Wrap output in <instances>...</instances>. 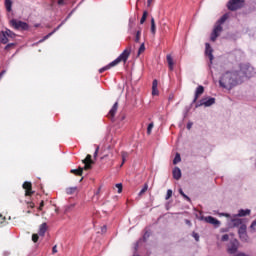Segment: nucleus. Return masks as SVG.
<instances>
[{
    "label": "nucleus",
    "instance_id": "obj_1",
    "mask_svg": "<svg viewBox=\"0 0 256 256\" xmlns=\"http://www.w3.org/2000/svg\"><path fill=\"white\" fill-rule=\"evenodd\" d=\"M131 56V46H128L114 61L110 62L107 66L100 68L99 73H105L109 71L111 67H117L119 63H127V60Z\"/></svg>",
    "mask_w": 256,
    "mask_h": 256
},
{
    "label": "nucleus",
    "instance_id": "obj_2",
    "mask_svg": "<svg viewBox=\"0 0 256 256\" xmlns=\"http://www.w3.org/2000/svg\"><path fill=\"white\" fill-rule=\"evenodd\" d=\"M235 76L232 72H226L219 80V85L223 89H231L237 85V81L233 79Z\"/></svg>",
    "mask_w": 256,
    "mask_h": 256
},
{
    "label": "nucleus",
    "instance_id": "obj_3",
    "mask_svg": "<svg viewBox=\"0 0 256 256\" xmlns=\"http://www.w3.org/2000/svg\"><path fill=\"white\" fill-rule=\"evenodd\" d=\"M227 19H229V15L228 14H224L215 24L214 29L211 33L210 36V40L215 42L217 41V37H219V35H221V32L223 31V23H225V21H227Z\"/></svg>",
    "mask_w": 256,
    "mask_h": 256
},
{
    "label": "nucleus",
    "instance_id": "obj_4",
    "mask_svg": "<svg viewBox=\"0 0 256 256\" xmlns=\"http://www.w3.org/2000/svg\"><path fill=\"white\" fill-rule=\"evenodd\" d=\"M10 25H12V27L16 29V31H29V24L21 20L12 19L10 21Z\"/></svg>",
    "mask_w": 256,
    "mask_h": 256
},
{
    "label": "nucleus",
    "instance_id": "obj_5",
    "mask_svg": "<svg viewBox=\"0 0 256 256\" xmlns=\"http://www.w3.org/2000/svg\"><path fill=\"white\" fill-rule=\"evenodd\" d=\"M245 5V0H230L227 4L229 11H237Z\"/></svg>",
    "mask_w": 256,
    "mask_h": 256
},
{
    "label": "nucleus",
    "instance_id": "obj_6",
    "mask_svg": "<svg viewBox=\"0 0 256 256\" xmlns=\"http://www.w3.org/2000/svg\"><path fill=\"white\" fill-rule=\"evenodd\" d=\"M22 189L25 191V197H31L35 194V191H33V184L29 181L23 183Z\"/></svg>",
    "mask_w": 256,
    "mask_h": 256
},
{
    "label": "nucleus",
    "instance_id": "obj_7",
    "mask_svg": "<svg viewBox=\"0 0 256 256\" xmlns=\"http://www.w3.org/2000/svg\"><path fill=\"white\" fill-rule=\"evenodd\" d=\"M211 105H215V98H203L200 103L196 104V107H211Z\"/></svg>",
    "mask_w": 256,
    "mask_h": 256
},
{
    "label": "nucleus",
    "instance_id": "obj_8",
    "mask_svg": "<svg viewBox=\"0 0 256 256\" xmlns=\"http://www.w3.org/2000/svg\"><path fill=\"white\" fill-rule=\"evenodd\" d=\"M238 235L242 241H247V225L242 224L241 226H239Z\"/></svg>",
    "mask_w": 256,
    "mask_h": 256
},
{
    "label": "nucleus",
    "instance_id": "obj_9",
    "mask_svg": "<svg viewBox=\"0 0 256 256\" xmlns=\"http://www.w3.org/2000/svg\"><path fill=\"white\" fill-rule=\"evenodd\" d=\"M82 163H84L83 171H89V169L92 168L91 165H93V163L95 162H93V160L91 159V155L88 154L86 158L82 161Z\"/></svg>",
    "mask_w": 256,
    "mask_h": 256
},
{
    "label": "nucleus",
    "instance_id": "obj_10",
    "mask_svg": "<svg viewBox=\"0 0 256 256\" xmlns=\"http://www.w3.org/2000/svg\"><path fill=\"white\" fill-rule=\"evenodd\" d=\"M237 249H239V242L237 240L231 241L228 246V253H230V255H234V253H237Z\"/></svg>",
    "mask_w": 256,
    "mask_h": 256
},
{
    "label": "nucleus",
    "instance_id": "obj_11",
    "mask_svg": "<svg viewBox=\"0 0 256 256\" xmlns=\"http://www.w3.org/2000/svg\"><path fill=\"white\" fill-rule=\"evenodd\" d=\"M203 93H205V87H203L202 85L198 86L196 88L195 96H194L192 103H197V99H199V97H201V95H203Z\"/></svg>",
    "mask_w": 256,
    "mask_h": 256
},
{
    "label": "nucleus",
    "instance_id": "obj_12",
    "mask_svg": "<svg viewBox=\"0 0 256 256\" xmlns=\"http://www.w3.org/2000/svg\"><path fill=\"white\" fill-rule=\"evenodd\" d=\"M205 55H207V57H209L210 63H213V48H211V44L206 43L205 44Z\"/></svg>",
    "mask_w": 256,
    "mask_h": 256
},
{
    "label": "nucleus",
    "instance_id": "obj_13",
    "mask_svg": "<svg viewBox=\"0 0 256 256\" xmlns=\"http://www.w3.org/2000/svg\"><path fill=\"white\" fill-rule=\"evenodd\" d=\"M206 223H210V225H214V227H219L221 225V222L217 220V218H214L213 216H207L205 218Z\"/></svg>",
    "mask_w": 256,
    "mask_h": 256
},
{
    "label": "nucleus",
    "instance_id": "obj_14",
    "mask_svg": "<svg viewBox=\"0 0 256 256\" xmlns=\"http://www.w3.org/2000/svg\"><path fill=\"white\" fill-rule=\"evenodd\" d=\"M47 229H49V226L47 225V223L46 222L42 223L39 226L38 235L40 237H45V233H47Z\"/></svg>",
    "mask_w": 256,
    "mask_h": 256
},
{
    "label": "nucleus",
    "instance_id": "obj_15",
    "mask_svg": "<svg viewBox=\"0 0 256 256\" xmlns=\"http://www.w3.org/2000/svg\"><path fill=\"white\" fill-rule=\"evenodd\" d=\"M117 109H119V102L114 103L113 107L109 111V113H108L109 119H113V117H115V115L117 113Z\"/></svg>",
    "mask_w": 256,
    "mask_h": 256
},
{
    "label": "nucleus",
    "instance_id": "obj_16",
    "mask_svg": "<svg viewBox=\"0 0 256 256\" xmlns=\"http://www.w3.org/2000/svg\"><path fill=\"white\" fill-rule=\"evenodd\" d=\"M0 43L3 45H7L9 43V36H7L4 31L0 34Z\"/></svg>",
    "mask_w": 256,
    "mask_h": 256
},
{
    "label": "nucleus",
    "instance_id": "obj_17",
    "mask_svg": "<svg viewBox=\"0 0 256 256\" xmlns=\"http://www.w3.org/2000/svg\"><path fill=\"white\" fill-rule=\"evenodd\" d=\"M172 173L173 178L176 179V181H179V179H181V169L179 167H175Z\"/></svg>",
    "mask_w": 256,
    "mask_h": 256
},
{
    "label": "nucleus",
    "instance_id": "obj_18",
    "mask_svg": "<svg viewBox=\"0 0 256 256\" xmlns=\"http://www.w3.org/2000/svg\"><path fill=\"white\" fill-rule=\"evenodd\" d=\"M159 83L157 82V80H153L152 82V95L155 96V95H159V90L157 89Z\"/></svg>",
    "mask_w": 256,
    "mask_h": 256
},
{
    "label": "nucleus",
    "instance_id": "obj_19",
    "mask_svg": "<svg viewBox=\"0 0 256 256\" xmlns=\"http://www.w3.org/2000/svg\"><path fill=\"white\" fill-rule=\"evenodd\" d=\"M166 60H167L170 71H173V65H175V63L173 62V57L171 56V54H168L166 56Z\"/></svg>",
    "mask_w": 256,
    "mask_h": 256
},
{
    "label": "nucleus",
    "instance_id": "obj_20",
    "mask_svg": "<svg viewBox=\"0 0 256 256\" xmlns=\"http://www.w3.org/2000/svg\"><path fill=\"white\" fill-rule=\"evenodd\" d=\"M78 191H79V189L77 187L66 188L67 195H75V193H77Z\"/></svg>",
    "mask_w": 256,
    "mask_h": 256
},
{
    "label": "nucleus",
    "instance_id": "obj_21",
    "mask_svg": "<svg viewBox=\"0 0 256 256\" xmlns=\"http://www.w3.org/2000/svg\"><path fill=\"white\" fill-rule=\"evenodd\" d=\"M246 215H251V210L250 209H246V210H239L238 212V217H246Z\"/></svg>",
    "mask_w": 256,
    "mask_h": 256
},
{
    "label": "nucleus",
    "instance_id": "obj_22",
    "mask_svg": "<svg viewBox=\"0 0 256 256\" xmlns=\"http://www.w3.org/2000/svg\"><path fill=\"white\" fill-rule=\"evenodd\" d=\"M70 173H73L74 175L81 177V175H83V167H79L78 169H72Z\"/></svg>",
    "mask_w": 256,
    "mask_h": 256
},
{
    "label": "nucleus",
    "instance_id": "obj_23",
    "mask_svg": "<svg viewBox=\"0 0 256 256\" xmlns=\"http://www.w3.org/2000/svg\"><path fill=\"white\" fill-rule=\"evenodd\" d=\"M232 223H233L234 227H241V225H245L243 223V219H239V218L233 219Z\"/></svg>",
    "mask_w": 256,
    "mask_h": 256
},
{
    "label": "nucleus",
    "instance_id": "obj_24",
    "mask_svg": "<svg viewBox=\"0 0 256 256\" xmlns=\"http://www.w3.org/2000/svg\"><path fill=\"white\" fill-rule=\"evenodd\" d=\"M5 7H6V11H8V13H11L13 2L11 0H5Z\"/></svg>",
    "mask_w": 256,
    "mask_h": 256
},
{
    "label": "nucleus",
    "instance_id": "obj_25",
    "mask_svg": "<svg viewBox=\"0 0 256 256\" xmlns=\"http://www.w3.org/2000/svg\"><path fill=\"white\" fill-rule=\"evenodd\" d=\"M121 157H122V163H121L120 167H123V165H125V161H127V157H129V153L126 151H122Z\"/></svg>",
    "mask_w": 256,
    "mask_h": 256
},
{
    "label": "nucleus",
    "instance_id": "obj_26",
    "mask_svg": "<svg viewBox=\"0 0 256 256\" xmlns=\"http://www.w3.org/2000/svg\"><path fill=\"white\" fill-rule=\"evenodd\" d=\"M151 33L155 35L157 33V26L155 25V18H151Z\"/></svg>",
    "mask_w": 256,
    "mask_h": 256
},
{
    "label": "nucleus",
    "instance_id": "obj_27",
    "mask_svg": "<svg viewBox=\"0 0 256 256\" xmlns=\"http://www.w3.org/2000/svg\"><path fill=\"white\" fill-rule=\"evenodd\" d=\"M4 32L7 35V37H10V39H15V37H17V35L10 29H6Z\"/></svg>",
    "mask_w": 256,
    "mask_h": 256
},
{
    "label": "nucleus",
    "instance_id": "obj_28",
    "mask_svg": "<svg viewBox=\"0 0 256 256\" xmlns=\"http://www.w3.org/2000/svg\"><path fill=\"white\" fill-rule=\"evenodd\" d=\"M149 189V184L145 183L141 191L139 192V197H142V195H145L147 193V190Z\"/></svg>",
    "mask_w": 256,
    "mask_h": 256
},
{
    "label": "nucleus",
    "instance_id": "obj_29",
    "mask_svg": "<svg viewBox=\"0 0 256 256\" xmlns=\"http://www.w3.org/2000/svg\"><path fill=\"white\" fill-rule=\"evenodd\" d=\"M59 27H61V25H59L57 28H55L53 32H50L49 34L44 36V38L42 40H40V43H43V41H46V39H49V37H51V35H53V33H55V31H57L59 29Z\"/></svg>",
    "mask_w": 256,
    "mask_h": 256
},
{
    "label": "nucleus",
    "instance_id": "obj_30",
    "mask_svg": "<svg viewBox=\"0 0 256 256\" xmlns=\"http://www.w3.org/2000/svg\"><path fill=\"white\" fill-rule=\"evenodd\" d=\"M147 15H149V13L147 11H144L142 18L140 19V25H143V23H145V21H147Z\"/></svg>",
    "mask_w": 256,
    "mask_h": 256
},
{
    "label": "nucleus",
    "instance_id": "obj_31",
    "mask_svg": "<svg viewBox=\"0 0 256 256\" xmlns=\"http://www.w3.org/2000/svg\"><path fill=\"white\" fill-rule=\"evenodd\" d=\"M177 163H181V154L176 153L175 158L173 160V164L177 165Z\"/></svg>",
    "mask_w": 256,
    "mask_h": 256
},
{
    "label": "nucleus",
    "instance_id": "obj_32",
    "mask_svg": "<svg viewBox=\"0 0 256 256\" xmlns=\"http://www.w3.org/2000/svg\"><path fill=\"white\" fill-rule=\"evenodd\" d=\"M26 205H27V209H35V203L31 200L29 201H25Z\"/></svg>",
    "mask_w": 256,
    "mask_h": 256
},
{
    "label": "nucleus",
    "instance_id": "obj_33",
    "mask_svg": "<svg viewBox=\"0 0 256 256\" xmlns=\"http://www.w3.org/2000/svg\"><path fill=\"white\" fill-rule=\"evenodd\" d=\"M141 53H145V43H142L138 49V54L137 56L141 55Z\"/></svg>",
    "mask_w": 256,
    "mask_h": 256
},
{
    "label": "nucleus",
    "instance_id": "obj_34",
    "mask_svg": "<svg viewBox=\"0 0 256 256\" xmlns=\"http://www.w3.org/2000/svg\"><path fill=\"white\" fill-rule=\"evenodd\" d=\"M153 127H155V125L153 124V122H151L147 127V135H151V132L153 131Z\"/></svg>",
    "mask_w": 256,
    "mask_h": 256
},
{
    "label": "nucleus",
    "instance_id": "obj_35",
    "mask_svg": "<svg viewBox=\"0 0 256 256\" xmlns=\"http://www.w3.org/2000/svg\"><path fill=\"white\" fill-rule=\"evenodd\" d=\"M250 231L256 233V219L250 225Z\"/></svg>",
    "mask_w": 256,
    "mask_h": 256
},
{
    "label": "nucleus",
    "instance_id": "obj_36",
    "mask_svg": "<svg viewBox=\"0 0 256 256\" xmlns=\"http://www.w3.org/2000/svg\"><path fill=\"white\" fill-rule=\"evenodd\" d=\"M141 41V30H138L136 32V37H135V43H139Z\"/></svg>",
    "mask_w": 256,
    "mask_h": 256
},
{
    "label": "nucleus",
    "instance_id": "obj_37",
    "mask_svg": "<svg viewBox=\"0 0 256 256\" xmlns=\"http://www.w3.org/2000/svg\"><path fill=\"white\" fill-rule=\"evenodd\" d=\"M170 197H173V190L168 189V190H167L166 197H165L166 201H169V198H170Z\"/></svg>",
    "mask_w": 256,
    "mask_h": 256
},
{
    "label": "nucleus",
    "instance_id": "obj_38",
    "mask_svg": "<svg viewBox=\"0 0 256 256\" xmlns=\"http://www.w3.org/2000/svg\"><path fill=\"white\" fill-rule=\"evenodd\" d=\"M116 189H118L117 193H123V184H116Z\"/></svg>",
    "mask_w": 256,
    "mask_h": 256
},
{
    "label": "nucleus",
    "instance_id": "obj_39",
    "mask_svg": "<svg viewBox=\"0 0 256 256\" xmlns=\"http://www.w3.org/2000/svg\"><path fill=\"white\" fill-rule=\"evenodd\" d=\"M179 193L180 195H182V197H184V199H186L187 201H191V198H189V196H187L182 189L179 190Z\"/></svg>",
    "mask_w": 256,
    "mask_h": 256
},
{
    "label": "nucleus",
    "instance_id": "obj_40",
    "mask_svg": "<svg viewBox=\"0 0 256 256\" xmlns=\"http://www.w3.org/2000/svg\"><path fill=\"white\" fill-rule=\"evenodd\" d=\"M7 218L3 217V215H0V227H3L5 225V221Z\"/></svg>",
    "mask_w": 256,
    "mask_h": 256
},
{
    "label": "nucleus",
    "instance_id": "obj_41",
    "mask_svg": "<svg viewBox=\"0 0 256 256\" xmlns=\"http://www.w3.org/2000/svg\"><path fill=\"white\" fill-rule=\"evenodd\" d=\"M32 241H33V243H37V241H39V234H33Z\"/></svg>",
    "mask_w": 256,
    "mask_h": 256
},
{
    "label": "nucleus",
    "instance_id": "obj_42",
    "mask_svg": "<svg viewBox=\"0 0 256 256\" xmlns=\"http://www.w3.org/2000/svg\"><path fill=\"white\" fill-rule=\"evenodd\" d=\"M11 47H15L14 43H9L5 46V51H9V49H11Z\"/></svg>",
    "mask_w": 256,
    "mask_h": 256
},
{
    "label": "nucleus",
    "instance_id": "obj_43",
    "mask_svg": "<svg viewBox=\"0 0 256 256\" xmlns=\"http://www.w3.org/2000/svg\"><path fill=\"white\" fill-rule=\"evenodd\" d=\"M43 207H45V201H41L40 202V205H39V207H38V211H43Z\"/></svg>",
    "mask_w": 256,
    "mask_h": 256
},
{
    "label": "nucleus",
    "instance_id": "obj_44",
    "mask_svg": "<svg viewBox=\"0 0 256 256\" xmlns=\"http://www.w3.org/2000/svg\"><path fill=\"white\" fill-rule=\"evenodd\" d=\"M151 236V233H149V232H145L144 233V236H143V239H144V241H147V239H148V237H150Z\"/></svg>",
    "mask_w": 256,
    "mask_h": 256
},
{
    "label": "nucleus",
    "instance_id": "obj_45",
    "mask_svg": "<svg viewBox=\"0 0 256 256\" xmlns=\"http://www.w3.org/2000/svg\"><path fill=\"white\" fill-rule=\"evenodd\" d=\"M221 241H229V235L228 234H224L221 238Z\"/></svg>",
    "mask_w": 256,
    "mask_h": 256
},
{
    "label": "nucleus",
    "instance_id": "obj_46",
    "mask_svg": "<svg viewBox=\"0 0 256 256\" xmlns=\"http://www.w3.org/2000/svg\"><path fill=\"white\" fill-rule=\"evenodd\" d=\"M97 155H99V146H96V150L94 152V159H97Z\"/></svg>",
    "mask_w": 256,
    "mask_h": 256
},
{
    "label": "nucleus",
    "instance_id": "obj_47",
    "mask_svg": "<svg viewBox=\"0 0 256 256\" xmlns=\"http://www.w3.org/2000/svg\"><path fill=\"white\" fill-rule=\"evenodd\" d=\"M52 253L55 255L57 253V245L53 246L52 248Z\"/></svg>",
    "mask_w": 256,
    "mask_h": 256
},
{
    "label": "nucleus",
    "instance_id": "obj_48",
    "mask_svg": "<svg viewBox=\"0 0 256 256\" xmlns=\"http://www.w3.org/2000/svg\"><path fill=\"white\" fill-rule=\"evenodd\" d=\"M58 5H65V0H58Z\"/></svg>",
    "mask_w": 256,
    "mask_h": 256
},
{
    "label": "nucleus",
    "instance_id": "obj_49",
    "mask_svg": "<svg viewBox=\"0 0 256 256\" xmlns=\"http://www.w3.org/2000/svg\"><path fill=\"white\" fill-rule=\"evenodd\" d=\"M107 232V226H103L102 227V233H106Z\"/></svg>",
    "mask_w": 256,
    "mask_h": 256
},
{
    "label": "nucleus",
    "instance_id": "obj_50",
    "mask_svg": "<svg viewBox=\"0 0 256 256\" xmlns=\"http://www.w3.org/2000/svg\"><path fill=\"white\" fill-rule=\"evenodd\" d=\"M151 3H153V0H148V1H147V6H148V7H151Z\"/></svg>",
    "mask_w": 256,
    "mask_h": 256
},
{
    "label": "nucleus",
    "instance_id": "obj_51",
    "mask_svg": "<svg viewBox=\"0 0 256 256\" xmlns=\"http://www.w3.org/2000/svg\"><path fill=\"white\" fill-rule=\"evenodd\" d=\"M194 239H196V241H199V234H194Z\"/></svg>",
    "mask_w": 256,
    "mask_h": 256
},
{
    "label": "nucleus",
    "instance_id": "obj_52",
    "mask_svg": "<svg viewBox=\"0 0 256 256\" xmlns=\"http://www.w3.org/2000/svg\"><path fill=\"white\" fill-rule=\"evenodd\" d=\"M3 75H5V70H3V71L0 73V79L3 78Z\"/></svg>",
    "mask_w": 256,
    "mask_h": 256
},
{
    "label": "nucleus",
    "instance_id": "obj_53",
    "mask_svg": "<svg viewBox=\"0 0 256 256\" xmlns=\"http://www.w3.org/2000/svg\"><path fill=\"white\" fill-rule=\"evenodd\" d=\"M192 124H187V129H191Z\"/></svg>",
    "mask_w": 256,
    "mask_h": 256
},
{
    "label": "nucleus",
    "instance_id": "obj_54",
    "mask_svg": "<svg viewBox=\"0 0 256 256\" xmlns=\"http://www.w3.org/2000/svg\"><path fill=\"white\" fill-rule=\"evenodd\" d=\"M224 217H229V214H222Z\"/></svg>",
    "mask_w": 256,
    "mask_h": 256
},
{
    "label": "nucleus",
    "instance_id": "obj_55",
    "mask_svg": "<svg viewBox=\"0 0 256 256\" xmlns=\"http://www.w3.org/2000/svg\"><path fill=\"white\" fill-rule=\"evenodd\" d=\"M70 207H75V204H72Z\"/></svg>",
    "mask_w": 256,
    "mask_h": 256
},
{
    "label": "nucleus",
    "instance_id": "obj_56",
    "mask_svg": "<svg viewBox=\"0 0 256 256\" xmlns=\"http://www.w3.org/2000/svg\"><path fill=\"white\" fill-rule=\"evenodd\" d=\"M27 213H28V214L31 213V210H28Z\"/></svg>",
    "mask_w": 256,
    "mask_h": 256
},
{
    "label": "nucleus",
    "instance_id": "obj_57",
    "mask_svg": "<svg viewBox=\"0 0 256 256\" xmlns=\"http://www.w3.org/2000/svg\"><path fill=\"white\" fill-rule=\"evenodd\" d=\"M186 223H191L189 220H186Z\"/></svg>",
    "mask_w": 256,
    "mask_h": 256
},
{
    "label": "nucleus",
    "instance_id": "obj_58",
    "mask_svg": "<svg viewBox=\"0 0 256 256\" xmlns=\"http://www.w3.org/2000/svg\"><path fill=\"white\" fill-rule=\"evenodd\" d=\"M80 181H83V178H81Z\"/></svg>",
    "mask_w": 256,
    "mask_h": 256
}]
</instances>
